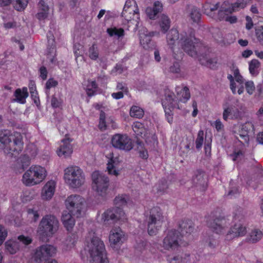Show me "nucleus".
Returning a JSON list of instances; mask_svg holds the SVG:
<instances>
[{"label":"nucleus","mask_w":263,"mask_h":263,"mask_svg":"<svg viewBox=\"0 0 263 263\" xmlns=\"http://www.w3.org/2000/svg\"><path fill=\"white\" fill-rule=\"evenodd\" d=\"M6 249L12 254H15L20 248L19 243L15 241H7L5 243Z\"/></svg>","instance_id":"33"},{"label":"nucleus","mask_w":263,"mask_h":263,"mask_svg":"<svg viewBox=\"0 0 263 263\" xmlns=\"http://www.w3.org/2000/svg\"><path fill=\"white\" fill-rule=\"evenodd\" d=\"M47 175L45 168L40 165H32L23 175L22 182L26 186H33L42 182Z\"/></svg>","instance_id":"3"},{"label":"nucleus","mask_w":263,"mask_h":263,"mask_svg":"<svg viewBox=\"0 0 263 263\" xmlns=\"http://www.w3.org/2000/svg\"><path fill=\"white\" fill-rule=\"evenodd\" d=\"M222 117L226 121L229 118L232 120H237L241 118L242 113L234 106L230 105L224 107Z\"/></svg>","instance_id":"20"},{"label":"nucleus","mask_w":263,"mask_h":263,"mask_svg":"<svg viewBox=\"0 0 263 263\" xmlns=\"http://www.w3.org/2000/svg\"><path fill=\"white\" fill-rule=\"evenodd\" d=\"M125 213L119 207L112 209H108L102 215V220L104 222H108L109 220L116 221L119 219H124Z\"/></svg>","instance_id":"15"},{"label":"nucleus","mask_w":263,"mask_h":263,"mask_svg":"<svg viewBox=\"0 0 263 263\" xmlns=\"http://www.w3.org/2000/svg\"><path fill=\"white\" fill-rule=\"evenodd\" d=\"M121 16L127 23H130L136 28L138 27L140 14L137 4L135 0L126 1Z\"/></svg>","instance_id":"7"},{"label":"nucleus","mask_w":263,"mask_h":263,"mask_svg":"<svg viewBox=\"0 0 263 263\" xmlns=\"http://www.w3.org/2000/svg\"><path fill=\"white\" fill-rule=\"evenodd\" d=\"M23 136L18 132L11 133L8 130L0 131V151L10 157H16L23 151Z\"/></svg>","instance_id":"1"},{"label":"nucleus","mask_w":263,"mask_h":263,"mask_svg":"<svg viewBox=\"0 0 263 263\" xmlns=\"http://www.w3.org/2000/svg\"><path fill=\"white\" fill-rule=\"evenodd\" d=\"M246 89L249 95L253 93L255 90V86L252 81H248L245 84Z\"/></svg>","instance_id":"53"},{"label":"nucleus","mask_w":263,"mask_h":263,"mask_svg":"<svg viewBox=\"0 0 263 263\" xmlns=\"http://www.w3.org/2000/svg\"><path fill=\"white\" fill-rule=\"evenodd\" d=\"M124 234L119 228H116L110 231L109 240L111 247L116 248L121 246L124 241Z\"/></svg>","instance_id":"16"},{"label":"nucleus","mask_w":263,"mask_h":263,"mask_svg":"<svg viewBox=\"0 0 263 263\" xmlns=\"http://www.w3.org/2000/svg\"><path fill=\"white\" fill-rule=\"evenodd\" d=\"M12 0H0V6L4 7L9 5ZM28 0H15L14 4L15 8L18 11L24 10L27 6Z\"/></svg>","instance_id":"29"},{"label":"nucleus","mask_w":263,"mask_h":263,"mask_svg":"<svg viewBox=\"0 0 263 263\" xmlns=\"http://www.w3.org/2000/svg\"><path fill=\"white\" fill-rule=\"evenodd\" d=\"M179 228L182 235L190 234L193 232L194 225L192 221L190 220H184L179 223Z\"/></svg>","instance_id":"27"},{"label":"nucleus","mask_w":263,"mask_h":263,"mask_svg":"<svg viewBox=\"0 0 263 263\" xmlns=\"http://www.w3.org/2000/svg\"><path fill=\"white\" fill-rule=\"evenodd\" d=\"M64 178L66 183L72 188L80 187L85 181L83 171L77 166L67 167L64 170Z\"/></svg>","instance_id":"4"},{"label":"nucleus","mask_w":263,"mask_h":263,"mask_svg":"<svg viewBox=\"0 0 263 263\" xmlns=\"http://www.w3.org/2000/svg\"><path fill=\"white\" fill-rule=\"evenodd\" d=\"M72 141L69 138H66L61 141V144L57 151L59 157L66 158L71 155L73 148L70 143Z\"/></svg>","instance_id":"18"},{"label":"nucleus","mask_w":263,"mask_h":263,"mask_svg":"<svg viewBox=\"0 0 263 263\" xmlns=\"http://www.w3.org/2000/svg\"><path fill=\"white\" fill-rule=\"evenodd\" d=\"M39 7L42 11H44L46 12H48L49 10V8L47 5L45 4V3L44 1L41 0L40 1L39 3Z\"/></svg>","instance_id":"61"},{"label":"nucleus","mask_w":263,"mask_h":263,"mask_svg":"<svg viewBox=\"0 0 263 263\" xmlns=\"http://www.w3.org/2000/svg\"><path fill=\"white\" fill-rule=\"evenodd\" d=\"M26 153L28 158H33L37 154V149L35 145L32 144H29L27 146Z\"/></svg>","instance_id":"39"},{"label":"nucleus","mask_w":263,"mask_h":263,"mask_svg":"<svg viewBox=\"0 0 263 263\" xmlns=\"http://www.w3.org/2000/svg\"><path fill=\"white\" fill-rule=\"evenodd\" d=\"M146 13L151 19L154 18L157 15V13L151 8H147L146 9Z\"/></svg>","instance_id":"64"},{"label":"nucleus","mask_w":263,"mask_h":263,"mask_svg":"<svg viewBox=\"0 0 263 263\" xmlns=\"http://www.w3.org/2000/svg\"><path fill=\"white\" fill-rule=\"evenodd\" d=\"M55 183L50 180L44 186L42 191V197L43 199L48 200L51 198L55 191Z\"/></svg>","instance_id":"23"},{"label":"nucleus","mask_w":263,"mask_h":263,"mask_svg":"<svg viewBox=\"0 0 263 263\" xmlns=\"http://www.w3.org/2000/svg\"><path fill=\"white\" fill-rule=\"evenodd\" d=\"M165 98L163 100L162 104L163 106H179L177 104V100L174 98V93L168 89H165L164 90Z\"/></svg>","instance_id":"25"},{"label":"nucleus","mask_w":263,"mask_h":263,"mask_svg":"<svg viewBox=\"0 0 263 263\" xmlns=\"http://www.w3.org/2000/svg\"><path fill=\"white\" fill-rule=\"evenodd\" d=\"M107 169L108 173L110 175L116 176L119 175L118 171L116 169L115 161L113 158L110 159L108 162Z\"/></svg>","instance_id":"36"},{"label":"nucleus","mask_w":263,"mask_h":263,"mask_svg":"<svg viewBox=\"0 0 263 263\" xmlns=\"http://www.w3.org/2000/svg\"><path fill=\"white\" fill-rule=\"evenodd\" d=\"M55 49L54 46L51 47L49 49L48 53L47 54V58L49 59L51 63H55L56 59L55 58Z\"/></svg>","instance_id":"48"},{"label":"nucleus","mask_w":263,"mask_h":263,"mask_svg":"<svg viewBox=\"0 0 263 263\" xmlns=\"http://www.w3.org/2000/svg\"><path fill=\"white\" fill-rule=\"evenodd\" d=\"M175 107H177V106H163L166 117H172V109Z\"/></svg>","instance_id":"63"},{"label":"nucleus","mask_w":263,"mask_h":263,"mask_svg":"<svg viewBox=\"0 0 263 263\" xmlns=\"http://www.w3.org/2000/svg\"><path fill=\"white\" fill-rule=\"evenodd\" d=\"M152 9L157 13V14L162 10V4L159 1L154 3Z\"/></svg>","instance_id":"58"},{"label":"nucleus","mask_w":263,"mask_h":263,"mask_svg":"<svg viewBox=\"0 0 263 263\" xmlns=\"http://www.w3.org/2000/svg\"><path fill=\"white\" fill-rule=\"evenodd\" d=\"M181 240L180 235L177 231L169 230L163 238L162 247L167 251H176L180 246Z\"/></svg>","instance_id":"10"},{"label":"nucleus","mask_w":263,"mask_h":263,"mask_svg":"<svg viewBox=\"0 0 263 263\" xmlns=\"http://www.w3.org/2000/svg\"><path fill=\"white\" fill-rule=\"evenodd\" d=\"M146 221L148 234L151 236L155 235L164 221L161 210L159 207L153 208L146 218Z\"/></svg>","instance_id":"6"},{"label":"nucleus","mask_w":263,"mask_h":263,"mask_svg":"<svg viewBox=\"0 0 263 263\" xmlns=\"http://www.w3.org/2000/svg\"><path fill=\"white\" fill-rule=\"evenodd\" d=\"M261 66L260 62L257 59H252L249 63V70L250 74L253 76H256L259 73V68Z\"/></svg>","instance_id":"30"},{"label":"nucleus","mask_w":263,"mask_h":263,"mask_svg":"<svg viewBox=\"0 0 263 263\" xmlns=\"http://www.w3.org/2000/svg\"><path fill=\"white\" fill-rule=\"evenodd\" d=\"M59 222L54 215L48 214L45 215L40 222L38 232L40 235L46 237H51L58 230Z\"/></svg>","instance_id":"5"},{"label":"nucleus","mask_w":263,"mask_h":263,"mask_svg":"<svg viewBox=\"0 0 263 263\" xmlns=\"http://www.w3.org/2000/svg\"><path fill=\"white\" fill-rule=\"evenodd\" d=\"M111 144L115 148L126 152L133 147L130 138L126 135L117 134L114 135L111 138Z\"/></svg>","instance_id":"12"},{"label":"nucleus","mask_w":263,"mask_h":263,"mask_svg":"<svg viewBox=\"0 0 263 263\" xmlns=\"http://www.w3.org/2000/svg\"><path fill=\"white\" fill-rule=\"evenodd\" d=\"M144 114L142 108L137 106H133L130 110V115L132 117L138 119L142 118Z\"/></svg>","instance_id":"34"},{"label":"nucleus","mask_w":263,"mask_h":263,"mask_svg":"<svg viewBox=\"0 0 263 263\" xmlns=\"http://www.w3.org/2000/svg\"><path fill=\"white\" fill-rule=\"evenodd\" d=\"M219 245V240L215 239H210L208 242V246L211 248L214 249Z\"/></svg>","instance_id":"60"},{"label":"nucleus","mask_w":263,"mask_h":263,"mask_svg":"<svg viewBox=\"0 0 263 263\" xmlns=\"http://www.w3.org/2000/svg\"><path fill=\"white\" fill-rule=\"evenodd\" d=\"M92 187L98 196L105 197L109 185V180L104 174L98 171H95L91 175Z\"/></svg>","instance_id":"8"},{"label":"nucleus","mask_w":263,"mask_h":263,"mask_svg":"<svg viewBox=\"0 0 263 263\" xmlns=\"http://www.w3.org/2000/svg\"><path fill=\"white\" fill-rule=\"evenodd\" d=\"M137 143L140 157L142 159H146L148 158V155L147 151L143 148V143L139 140H137Z\"/></svg>","instance_id":"40"},{"label":"nucleus","mask_w":263,"mask_h":263,"mask_svg":"<svg viewBox=\"0 0 263 263\" xmlns=\"http://www.w3.org/2000/svg\"><path fill=\"white\" fill-rule=\"evenodd\" d=\"M72 214L68 211H64L61 220L67 231H71L75 224V220L72 216Z\"/></svg>","instance_id":"26"},{"label":"nucleus","mask_w":263,"mask_h":263,"mask_svg":"<svg viewBox=\"0 0 263 263\" xmlns=\"http://www.w3.org/2000/svg\"><path fill=\"white\" fill-rule=\"evenodd\" d=\"M7 235V232L6 230L4 227L0 225V245L4 241Z\"/></svg>","instance_id":"54"},{"label":"nucleus","mask_w":263,"mask_h":263,"mask_svg":"<svg viewBox=\"0 0 263 263\" xmlns=\"http://www.w3.org/2000/svg\"><path fill=\"white\" fill-rule=\"evenodd\" d=\"M107 32L109 36H117L118 38L123 37L124 35V30L122 28H117L116 27L110 28L107 29Z\"/></svg>","instance_id":"35"},{"label":"nucleus","mask_w":263,"mask_h":263,"mask_svg":"<svg viewBox=\"0 0 263 263\" xmlns=\"http://www.w3.org/2000/svg\"><path fill=\"white\" fill-rule=\"evenodd\" d=\"M105 118V113L102 110L101 111L100 114L99 124L98 127L102 130H105L106 128Z\"/></svg>","instance_id":"44"},{"label":"nucleus","mask_w":263,"mask_h":263,"mask_svg":"<svg viewBox=\"0 0 263 263\" xmlns=\"http://www.w3.org/2000/svg\"><path fill=\"white\" fill-rule=\"evenodd\" d=\"M203 141L204 132L202 130H200L198 133L197 137L195 141L196 147L197 149H200L202 147Z\"/></svg>","instance_id":"42"},{"label":"nucleus","mask_w":263,"mask_h":263,"mask_svg":"<svg viewBox=\"0 0 263 263\" xmlns=\"http://www.w3.org/2000/svg\"><path fill=\"white\" fill-rule=\"evenodd\" d=\"M226 219L222 216H219L210 220L208 222V227L216 233H220L227 226Z\"/></svg>","instance_id":"19"},{"label":"nucleus","mask_w":263,"mask_h":263,"mask_svg":"<svg viewBox=\"0 0 263 263\" xmlns=\"http://www.w3.org/2000/svg\"><path fill=\"white\" fill-rule=\"evenodd\" d=\"M255 34L258 41L263 46V26H258L255 29Z\"/></svg>","instance_id":"45"},{"label":"nucleus","mask_w":263,"mask_h":263,"mask_svg":"<svg viewBox=\"0 0 263 263\" xmlns=\"http://www.w3.org/2000/svg\"><path fill=\"white\" fill-rule=\"evenodd\" d=\"M89 57L92 60H96L99 58V49L96 44H93L89 49Z\"/></svg>","instance_id":"38"},{"label":"nucleus","mask_w":263,"mask_h":263,"mask_svg":"<svg viewBox=\"0 0 263 263\" xmlns=\"http://www.w3.org/2000/svg\"><path fill=\"white\" fill-rule=\"evenodd\" d=\"M128 197L126 195H119L114 199L115 204L118 206L125 205L127 203Z\"/></svg>","instance_id":"41"},{"label":"nucleus","mask_w":263,"mask_h":263,"mask_svg":"<svg viewBox=\"0 0 263 263\" xmlns=\"http://www.w3.org/2000/svg\"><path fill=\"white\" fill-rule=\"evenodd\" d=\"M143 124L139 122H134L133 124L132 127L135 133H137L139 130H143Z\"/></svg>","instance_id":"57"},{"label":"nucleus","mask_w":263,"mask_h":263,"mask_svg":"<svg viewBox=\"0 0 263 263\" xmlns=\"http://www.w3.org/2000/svg\"><path fill=\"white\" fill-rule=\"evenodd\" d=\"M85 202L84 199L80 195H71L65 201L67 209L72 215L79 217Z\"/></svg>","instance_id":"9"},{"label":"nucleus","mask_w":263,"mask_h":263,"mask_svg":"<svg viewBox=\"0 0 263 263\" xmlns=\"http://www.w3.org/2000/svg\"><path fill=\"white\" fill-rule=\"evenodd\" d=\"M31 97L33 100L34 103L38 106L40 104V99L38 97L37 91H34L30 92Z\"/></svg>","instance_id":"59"},{"label":"nucleus","mask_w":263,"mask_h":263,"mask_svg":"<svg viewBox=\"0 0 263 263\" xmlns=\"http://www.w3.org/2000/svg\"><path fill=\"white\" fill-rule=\"evenodd\" d=\"M254 132V124L252 122L248 121L239 126L235 137L242 144H248L250 135L253 134Z\"/></svg>","instance_id":"14"},{"label":"nucleus","mask_w":263,"mask_h":263,"mask_svg":"<svg viewBox=\"0 0 263 263\" xmlns=\"http://www.w3.org/2000/svg\"><path fill=\"white\" fill-rule=\"evenodd\" d=\"M28 96L29 93L27 87H24L22 89L17 88L14 92L13 96L14 98L12 99L11 101L24 104L26 103V99Z\"/></svg>","instance_id":"21"},{"label":"nucleus","mask_w":263,"mask_h":263,"mask_svg":"<svg viewBox=\"0 0 263 263\" xmlns=\"http://www.w3.org/2000/svg\"><path fill=\"white\" fill-rule=\"evenodd\" d=\"M171 21L168 17L162 14L159 18V24L161 31L164 33L166 32L170 27Z\"/></svg>","instance_id":"32"},{"label":"nucleus","mask_w":263,"mask_h":263,"mask_svg":"<svg viewBox=\"0 0 263 263\" xmlns=\"http://www.w3.org/2000/svg\"><path fill=\"white\" fill-rule=\"evenodd\" d=\"M58 85V82L52 78L49 79L46 83V88L49 89L51 87H55Z\"/></svg>","instance_id":"56"},{"label":"nucleus","mask_w":263,"mask_h":263,"mask_svg":"<svg viewBox=\"0 0 263 263\" xmlns=\"http://www.w3.org/2000/svg\"><path fill=\"white\" fill-rule=\"evenodd\" d=\"M91 263H108V260L106 257V254L102 255H98L94 257H91Z\"/></svg>","instance_id":"43"},{"label":"nucleus","mask_w":263,"mask_h":263,"mask_svg":"<svg viewBox=\"0 0 263 263\" xmlns=\"http://www.w3.org/2000/svg\"><path fill=\"white\" fill-rule=\"evenodd\" d=\"M179 33L176 29H172L167 34L166 41L168 45L173 52L175 51L176 43L179 41Z\"/></svg>","instance_id":"22"},{"label":"nucleus","mask_w":263,"mask_h":263,"mask_svg":"<svg viewBox=\"0 0 263 263\" xmlns=\"http://www.w3.org/2000/svg\"><path fill=\"white\" fill-rule=\"evenodd\" d=\"M56 251V248L52 245H42L35 249L33 256L34 260L37 263L47 261L55 254Z\"/></svg>","instance_id":"11"},{"label":"nucleus","mask_w":263,"mask_h":263,"mask_svg":"<svg viewBox=\"0 0 263 263\" xmlns=\"http://www.w3.org/2000/svg\"><path fill=\"white\" fill-rule=\"evenodd\" d=\"M27 213L29 217L34 221H36L39 217V214L37 211L34 210L32 209H28L27 210Z\"/></svg>","instance_id":"49"},{"label":"nucleus","mask_w":263,"mask_h":263,"mask_svg":"<svg viewBox=\"0 0 263 263\" xmlns=\"http://www.w3.org/2000/svg\"><path fill=\"white\" fill-rule=\"evenodd\" d=\"M209 51L207 48V51L206 52H202L199 55L198 57L199 61L200 63L209 67L211 68H213L217 63L216 60L215 59H211L209 57Z\"/></svg>","instance_id":"24"},{"label":"nucleus","mask_w":263,"mask_h":263,"mask_svg":"<svg viewBox=\"0 0 263 263\" xmlns=\"http://www.w3.org/2000/svg\"><path fill=\"white\" fill-rule=\"evenodd\" d=\"M247 233L246 228L241 223H235L230 229L228 235H232V237L242 236Z\"/></svg>","instance_id":"28"},{"label":"nucleus","mask_w":263,"mask_h":263,"mask_svg":"<svg viewBox=\"0 0 263 263\" xmlns=\"http://www.w3.org/2000/svg\"><path fill=\"white\" fill-rule=\"evenodd\" d=\"M262 236V234L261 231L254 230L250 234L249 240L253 243L256 242L261 238Z\"/></svg>","instance_id":"37"},{"label":"nucleus","mask_w":263,"mask_h":263,"mask_svg":"<svg viewBox=\"0 0 263 263\" xmlns=\"http://www.w3.org/2000/svg\"><path fill=\"white\" fill-rule=\"evenodd\" d=\"M151 41V37L145 34H143L140 37V44L144 48H145L148 45Z\"/></svg>","instance_id":"51"},{"label":"nucleus","mask_w":263,"mask_h":263,"mask_svg":"<svg viewBox=\"0 0 263 263\" xmlns=\"http://www.w3.org/2000/svg\"><path fill=\"white\" fill-rule=\"evenodd\" d=\"M40 77L43 80H46L47 77V70L44 66H42L40 69Z\"/></svg>","instance_id":"62"},{"label":"nucleus","mask_w":263,"mask_h":263,"mask_svg":"<svg viewBox=\"0 0 263 263\" xmlns=\"http://www.w3.org/2000/svg\"><path fill=\"white\" fill-rule=\"evenodd\" d=\"M62 102L60 99L52 96L51 100V104L53 108L60 107L62 105Z\"/></svg>","instance_id":"52"},{"label":"nucleus","mask_w":263,"mask_h":263,"mask_svg":"<svg viewBox=\"0 0 263 263\" xmlns=\"http://www.w3.org/2000/svg\"><path fill=\"white\" fill-rule=\"evenodd\" d=\"M178 44L184 52L194 58H198L202 52L207 51V47L191 34H181Z\"/></svg>","instance_id":"2"},{"label":"nucleus","mask_w":263,"mask_h":263,"mask_svg":"<svg viewBox=\"0 0 263 263\" xmlns=\"http://www.w3.org/2000/svg\"><path fill=\"white\" fill-rule=\"evenodd\" d=\"M175 90L177 95H181L182 96V98H179V101L185 102L190 98L189 89L186 86L183 88L180 86H176Z\"/></svg>","instance_id":"31"},{"label":"nucleus","mask_w":263,"mask_h":263,"mask_svg":"<svg viewBox=\"0 0 263 263\" xmlns=\"http://www.w3.org/2000/svg\"><path fill=\"white\" fill-rule=\"evenodd\" d=\"M18 239L25 245H28L32 242V239L30 237L24 235L18 236Z\"/></svg>","instance_id":"55"},{"label":"nucleus","mask_w":263,"mask_h":263,"mask_svg":"<svg viewBox=\"0 0 263 263\" xmlns=\"http://www.w3.org/2000/svg\"><path fill=\"white\" fill-rule=\"evenodd\" d=\"M250 1L251 0H242V2H237L232 6L233 10L237 11L239 8H244L246 6L247 3Z\"/></svg>","instance_id":"47"},{"label":"nucleus","mask_w":263,"mask_h":263,"mask_svg":"<svg viewBox=\"0 0 263 263\" xmlns=\"http://www.w3.org/2000/svg\"><path fill=\"white\" fill-rule=\"evenodd\" d=\"M87 250L91 257L106 254L103 242L98 237L93 236L88 243Z\"/></svg>","instance_id":"13"},{"label":"nucleus","mask_w":263,"mask_h":263,"mask_svg":"<svg viewBox=\"0 0 263 263\" xmlns=\"http://www.w3.org/2000/svg\"><path fill=\"white\" fill-rule=\"evenodd\" d=\"M170 71L174 73H179L181 71L180 65L179 62H175L170 67Z\"/></svg>","instance_id":"50"},{"label":"nucleus","mask_w":263,"mask_h":263,"mask_svg":"<svg viewBox=\"0 0 263 263\" xmlns=\"http://www.w3.org/2000/svg\"><path fill=\"white\" fill-rule=\"evenodd\" d=\"M191 17L194 22H198L201 17V14L199 11L196 8H193L192 9L190 13Z\"/></svg>","instance_id":"46"},{"label":"nucleus","mask_w":263,"mask_h":263,"mask_svg":"<svg viewBox=\"0 0 263 263\" xmlns=\"http://www.w3.org/2000/svg\"><path fill=\"white\" fill-rule=\"evenodd\" d=\"M192 182L194 186L198 190L203 191L207 187V178L205 173L200 170L195 172L193 177Z\"/></svg>","instance_id":"17"}]
</instances>
